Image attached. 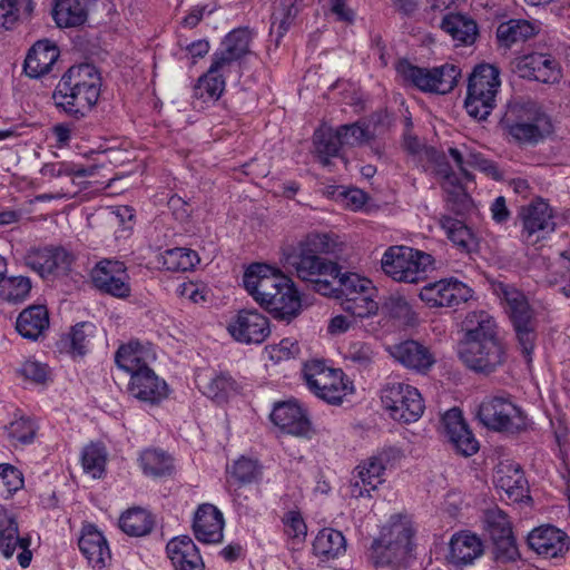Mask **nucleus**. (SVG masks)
<instances>
[{"label":"nucleus","mask_w":570,"mask_h":570,"mask_svg":"<svg viewBox=\"0 0 570 570\" xmlns=\"http://www.w3.org/2000/svg\"><path fill=\"white\" fill-rule=\"evenodd\" d=\"M88 0H56L53 19L60 28L81 26L88 17Z\"/></svg>","instance_id":"obj_35"},{"label":"nucleus","mask_w":570,"mask_h":570,"mask_svg":"<svg viewBox=\"0 0 570 570\" xmlns=\"http://www.w3.org/2000/svg\"><path fill=\"white\" fill-rule=\"evenodd\" d=\"M539 31L540 26L537 22L525 19H510L498 26L497 39L502 46L510 48L514 43L533 38Z\"/></svg>","instance_id":"obj_33"},{"label":"nucleus","mask_w":570,"mask_h":570,"mask_svg":"<svg viewBox=\"0 0 570 570\" xmlns=\"http://www.w3.org/2000/svg\"><path fill=\"white\" fill-rule=\"evenodd\" d=\"M387 352L401 365L420 374L428 373L435 364L430 348L414 340L390 345Z\"/></svg>","instance_id":"obj_20"},{"label":"nucleus","mask_w":570,"mask_h":570,"mask_svg":"<svg viewBox=\"0 0 570 570\" xmlns=\"http://www.w3.org/2000/svg\"><path fill=\"white\" fill-rule=\"evenodd\" d=\"M37 425L30 419L20 417L12 421L8 426V435L11 440L21 444H29L33 441Z\"/></svg>","instance_id":"obj_60"},{"label":"nucleus","mask_w":570,"mask_h":570,"mask_svg":"<svg viewBox=\"0 0 570 570\" xmlns=\"http://www.w3.org/2000/svg\"><path fill=\"white\" fill-rule=\"evenodd\" d=\"M48 327L49 315L42 305H32L24 308L16 322L18 333L31 341H37Z\"/></svg>","instance_id":"obj_32"},{"label":"nucleus","mask_w":570,"mask_h":570,"mask_svg":"<svg viewBox=\"0 0 570 570\" xmlns=\"http://www.w3.org/2000/svg\"><path fill=\"white\" fill-rule=\"evenodd\" d=\"M236 389V383L227 373L213 376L203 385V392L218 402L226 400Z\"/></svg>","instance_id":"obj_52"},{"label":"nucleus","mask_w":570,"mask_h":570,"mask_svg":"<svg viewBox=\"0 0 570 570\" xmlns=\"http://www.w3.org/2000/svg\"><path fill=\"white\" fill-rule=\"evenodd\" d=\"M472 297V289L453 279H441L425 285L420 298L430 307H453Z\"/></svg>","instance_id":"obj_18"},{"label":"nucleus","mask_w":570,"mask_h":570,"mask_svg":"<svg viewBox=\"0 0 570 570\" xmlns=\"http://www.w3.org/2000/svg\"><path fill=\"white\" fill-rule=\"evenodd\" d=\"M91 279L94 285L105 294L117 298H126L130 295L129 275L120 261H100L91 271Z\"/></svg>","instance_id":"obj_16"},{"label":"nucleus","mask_w":570,"mask_h":570,"mask_svg":"<svg viewBox=\"0 0 570 570\" xmlns=\"http://www.w3.org/2000/svg\"><path fill=\"white\" fill-rule=\"evenodd\" d=\"M519 217L522 222L521 237L525 244H537L556 228L553 210L543 199H535L523 206Z\"/></svg>","instance_id":"obj_14"},{"label":"nucleus","mask_w":570,"mask_h":570,"mask_svg":"<svg viewBox=\"0 0 570 570\" xmlns=\"http://www.w3.org/2000/svg\"><path fill=\"white\" fill-rule=\"evenodd\" d=\"M30 539L19 535L18 523L12 514L6 510H0V552L6 558H11L17 548L21 551L17 559L22 568L29 567L32 552L29 549Z\"/></svg>","instance_id":"obj_19"},{"label":"nucleus","mask_w":570,"mask_h":570,"mask_svg":"<svg viewBox=\"0 0 570 570\" xmlns=\"http://www.w3.org/2000/svg\"><path fill=\"white\" fill-rule=\"evenodd\" d=\"M94 331L95 326L88 322L78 323L71 328V332L66 340L73 354L80 356L86 354L90 338L94 335Z\"/></svg>","instance_id":"obj_54"},{"label":"nucleus","mask_w":570,"mask_h":570,"mask_svg":"<svg viewBox=\"0 0 570 570\" xmlns=\"http://www.w3.org/2000/svg\"><path fill=\"white\" fill-rule=\"evenodd\" d=\"M403 147L411 156L414 157L415 160H417V163H422L424 160L435 163L439 168L445 164L443 161L444 157L440 155L435 148L428 147L422 144L417 137L409 132L404 135Z\"/></svg>","instance_id":"obj_48"},{"label":"nucleus","mask_w":570,"mask_h":570,"mask_svg":"<svg viewBox=\"0 0 570 570\" xmlns=\"http://www.w3.org/2000/svg\"><path fill=\"white\" fill-rule=\"evenodd\" d=\"M412 537L413 529L410 522H392L372 544L374 564L397 566L404 562L412 551Z\"/></svg>","instance_id":"obj_8"},{"label":"nucleus","mask_w":570,"mask_h":570,"mask_svg":"<svg viewBox=\"0 0 570 570\" xmlns=\"http://www.w3.org/2000/svg\"><path fill=\"white\" fill-rule=\"evenodd\" d=\"M442 426L445 436L458 453L464 456H471L478 452L479 442L468 429L459 409L453 407L443 415Z\"/></svg>","instance_id":"obj_21"},{"label":"nucleus","mask_w":570,"mask_h":570,"mask_svg":"<svg viewBox=\"0 0 570 570\" xmlns=\"http://www.w3.org/2000/svg\"><path fill=\"white\" fill-rule=\"evenodd\" d=\"M252 32L247 28H237L230 31L223 40L220 48L228 55L242 59L249 52Z\"/></svg>","instance_id":"obj_49"},{"label":"nucleus","mask_w":570,"mask_h":570,"mask_svg":"<svg viewBox=\"0 0 570 570\" xmlns=\"http://www.w3.org/2000/svg\"><path fill=\"white\" fill-rule=\"evenodd\" d=\"M58 58L59 50L55 45L39 40L29 49L23 70L30 78H40L50 72Z\"/></svg>","instance_id":"obj_27"},{"label":"nucleus","mask_w":570,"mask_h":570,"mask_svg":"<svg viewBox=\"0 0 570 570\" xmlns=\"http://www.w3.org/2000/svg\"><path fill=\"white\" fill-rule=\"evenodd\" d=\"M513 65V70L527 80L556 85L562 78V68L557 58L550 53L530 52L515 58Z\"/></svg>","instance_id":"obj_15"},{"label":"nucleus","mask_w":570,"mask_h":570,"mask_svg":"<svg viewBox=\"0 0 570 570\" xmlns=\"http://www.w3.org/2000/svg\"><path fill=\"white\" fill-rule=\"evenodd\" d=\"M116 364L124 371L136 375L142 370H150L147 364V352L139 343L121 345L115 355Z\"/></svg>","instance_id":"obj_38"},{"label":"nucleus","mask_w":570,"mask_h":570,"mask_svg":"<svg viewBox=\"0 0 570 570\" xmlns=\"http://www.w3.org/2000/svg\"><path fill=\"white\" fill-rule=\"evenodd\" d=\"M494 292L504 303L515 331L518 343L522 353L529 357L534 348L537 338V321L527 296L517 287L505 283H498Z\"/></svg>","instance_id":"obj_5"},{"label":"nucleus","mask_w":570,"mask_h":570,"mask_svg":"<svg viewBox=\"0 0 570 570\" xmlns=\"http://www.w3.org/2000/svg\"><path fill=\"white\" fill-rule=\"evenodd\" d=\"M483 553L481 540L474 534L460 533L453 535L450 542L448 561L455 570L472 564Z\"/></svg>","instance_id":"obj_29"},{"label":"nucleus","mask_w":570,"mask_h":570,"mask_svg":"<svg viewBox=\"0 0 570 570\" xmlns=\"http://www.w3.org/2000/svg\"><path fill=\"white\" fill-rule=\"evenodd\" d=\"M438 171L443 176L442 188L446 194L449 208L458 215H464L472 207L470 195L465 191L456 175L450 170L446 164H443Z\"/></svg>","instance_id":"obj_31"},{"label":"nucleus","mask_w":570,"mask_h":570,"mask_svg":"<svg viewBox=\"0 0 570 570\" xmlns=\"http://www.w3.org/2000/svg\"><path fill=\"white\" fill-rule=\"evenodd\" d=\"M341 306L354 318H366L377 314L379 304L373 296L376 292L372 281L356 273L340 277Z\"/></svg>","instance_id":"obj_10"},{"label":"nucleus","mask_w":570,"mask_h":570,"mask_svg":"<svg viewBox=\"0 0 570 570\" xmlns=\"http://www.w3.org/2000/svg\"><path fill=\"white\" fill-rule=\"evenodd\" d=\"M376 356L377 352L372 344L362 341L350 343L345 353V360L360 371L370 370L374 365Z\"/></svg>","instance_id":"obj_46"},{"label":"nucleus","mask_w":570,"mask_h":570,"mask_svg":"<svg viewBox=\"0 0 570 570\" xmlns=\"http://www.w3.org/2000/svg\"><path fill=\"white\" fill-rule=\"evenodd\" d=\"M337 131L343 146L362 145L372 138V134L367 127H364L360 122L342 125L337 128Z\"/></svg>","instance_id":"obj_59"},{"label":"nucleus","mask_w":570,"mask_h":570,"mask_svg":"<svg viewBox=\"0 0 570 570\" xmlns=\"http://www.w3.org/2000/svg\"><path fill=\"white\" fill-rule=\"evenodd\" d=\"M462 362L472 371L490 374L505 362L507 351L501 340L462 341L459 346Z\"/></svg>","instance_id":"obj_13"},{"label":"nucleus","mask_w":570,"mask_h":570,"mask_svg":"<svg viewBox=\"0 0 570 570\" xmlns=\"http://www.w3.org/2000/svg\"><path fill=\"white\" fill-rule=\"evenodd\" d=\"M31 281L26 276L4 277L0 283V296L9 303L23 302L30 294Z\"/></svg>","instance_id":"obj_45"},{"label":"nucleus","mask_w":570,"mask_h":570,"mask_svg":"<svg viewBox=\"0 0 570 570\" xmlns=\"http://www.w3.org/2000/svg\"><path fill=\"white\" fill-rule=\"evenodd\" d=\"M440 225L449 239L462 252L472 253L478 247V242L471 229L461 220L450 216H443Z\"/></svg>","instance_id":"obj_36"},{"label":"nucleus","mask_w":570,"mask_h":570,"mask_svg":"<svg viewBox=\"0 0 570 570\" xmlns=\"http://www.w3.org/2000/svg\"><path fill=\"white\" fill-rule=\"evenodd\" d=\"M271 420L282 431L296 436L307 435L311 429L309 420L303 409L292 401L275 405Z\"/></svg>","instance_id":"obj_25"},{"label":"nucleus","mask_w":570,"mask_h":570,"mask_svg":"<svg viewBox=\"0 0 570 570\" xmlns=\"http://www.w3.org/2000/svg\"><path fill=\"white\" fill-rule=\"evenodd\" d=\"M81 463L83 471L92 478H100L105 471L106 454L101 446L90 444L82 451Z\"/></svg>","instance_id":"obj_53"},{"label":"nucleus","mask_w":570,"mask_h":570,"mask_svg":"<svg viewBox=\"0 0 570 570\" xmlns=\"http://www.w3.org/2000/svg\"><path fill=\"white\" fill-rule=\"evenodd\" d=\"M166 552L175 570H204V562L194 541L188 535L171 539Z\"/></svg>","instance_id":"obj_26"},{"label":"nucleus","mask_w":570,"mask_h":570,"mask_svg":"<svg viewBox=\"0 0 570 570\" xmlns=\"http://www.w3.org/2000/svg\"><path fill=\"white\" fill-rule=\"evenodd\" d=\"M385 463L382 456H372L355 468L363 484H370V489H376L383 482Z\"/></svg>","instance_id":"obj_51"},{"label":"nucleus","mask_w":570,"mask_h":570,"mask_svg":"<svg viewBox=\"0 0 570 570\" xmlns=\"http://www.w3.org/2000/svg\"><path fill=\"white\" fill-rule=\"evenodd\" d=\"M78 547L94 569L105 568L111 559V552L105 535L94 524H83L78 539Z\"/></svg>","instance_id":"obj_23"},{"label":"nucleus","mask_w":570,"mask_h":570,"mask_svg":"<svg viewBox=\"0 0 570 570\" xmlns=\"http://www.w3.org/2000/svg\"><path fill=\"white\" fill-rule=\"evenodd\" d=\"M32 10V0H1L0 31L13 29L19 20L29 17Z\"/></svg>","instance_id":"obj_44"},{"label":"nucleus","mask_w":570,"mask_h":570,"mask_svg":"<svg viewBox=\"0 0 570 570\" xmlns=\"http://www.w3.org/2000/svg\"><path fill=\"white\" fill-rule=\"evenodd\" d=\"M501 86L500 70L489 63L476 66L469 77L468 88L498 94Z\"/></svg>","instance_id":"obj_43"},{"label":"nucleus","mask_w":570,"mask_h":570,"mask_svg":"<svg viewBox=\"0 0 570 570\" xmlns=\"http://www.w3.org/2000/svg\"><path fill=\"white\" fill-rule=\"evenodd\" d=\"M395 70L403 81L421 91L439 95L452 91L461 75L460 69L454 65L445 63L429 69L414 66L406 59L399 60Z\"/></svg>","instance_id":"obj_6"},{"label":"nucleus","mask_w":570,"mask_h":570,"mask_svg":"<svg viewBox=\"0 0 570 570\" xmlns=\"http://www.w3.org/2000/svg\"><path fill=\"white\" fill-rule=\"evenodd\" d=\"M314 553L325 559H334L346 550V541L342 532L332 528L322 529L313 542Z\"/></svg>","instance_id":"obj_37"},{"label":"nucleus","mask_w":570,"mask_h":570,"mask_svg":"<svg viewBox=\"0 0 570 570\" xmlns=\"http://www.w3.org/2000/svg\"><path fill=\"white\" fill-rule=\"evenodd\" d=\"M243 282L255 302L274 318L289 322L301 313L299 294L293 281L279 271L253 264L246 269Z\"/></svg>","instance_id":"obj_2"},{"label":"nucleus","mask_w":570,"mask_h":570,"mask_svg":"<svg viewBox=\"0 0 570 570\" xmlns=\"http://www.w3.org/2000/svg\"><path fill=\"white\" fill-rule=\"evenodd\" d=\"M338 247L335 236L312 233L286 254L285 263L299 279L312 283L322 295H328L333 291L331 279H340L342 274L337 264L324 255L335 254Z\"/></svg>","instance_id":"obj_1"},{"label":"nucleus","mask_w":570,"mask_h":570,"mask_svg":"<svg viewBox=\"0 0 570 570\" xmlns=\"http://www.w3.org/2000/svg\"><path fill=\"white\" fill-rule=\"evenodd\" d=\"M119 527L128 535L142 537L151 531L154 519L146 510L134 508L120 517Z\"/></svg>","instance_id":"obj_42"},{"label":"nucleus","mask_w":570,"mask_h":570,"mask_svg":"<svg viewBox=\"0 0 570 570\" xmlns=\"http://www.w3.org/2000/svg\"><path fill=\"white\" fill-rule=\"evenodd\" d=\"M41 175L43 177L55 178L60 176H71L76 175L78 177H87L94 175L95 169L92 167L90 168H83L78 167L76 168L71 164L68 163H52V164H46L41 168Z\"/></svg>","instance_id":"obj_61"},{"label":"nucleus","mask_w":570,"mask_h":570,"mask_svg":"<svg viewBox=\"0 0 570 570\" xmlns=\"http://www.w3.org/2000/svg\"><path fill=\"white\" fill-rule=\"evenodd\" d=\"M197 90L205 91L209 98L218 99L225 89V79L222 73H212L208 69L207 73L199 78L196 86ZM203 96V92H200Z\"/></svg>","instance_id":"obj_63"},{"label":"nucleus","mask_w":570,"mask_h":570,"mask_svg":"<svg viewBox=\"0 0 570 570\" xmlns=\"http://www.w3.org/2000/svg\"><path fill=\"white\" fill-rule=\"evenodd\" d=\"M382 309L390 317L399 320L404 324L413 320L414 313L409 302L399 294H391L385 298Z\"/></svg>","instance_id":"obj_56"},{"label":"nucleus","mask_w":570,"mask_h":570,"mask_svg":"<svg viewBox=\"0 0 570 570\" xmlns=\"http://www.w3.org/2000/svg\"><path fill=\"white\" fill-rule=\"evenodd\" d=\"M493 540V556L500 563L514 562L520 558L519 549L511 533L497 535Z\"/></svg>","instance_id":"obj_55"},{"label":"nucleus","mask_w":570,"mask_h":570,"mask_svg":"<svg viewBox=\"0 0 570 570\" xmlns=\"http://www.w3.org/2000/svg\"><path fill=\"white\" fill-rule=\"evenodd\" d=\"M261 469L256 461L240 458L237 460L230 470V479L239 484H247L258 480Z\"/></svg>","instance_id":"obj_57"},{"label":"nucleus","mask_w":570,"mask_h":570,"mask_svg":"<svg viewBox=\"0 0 570 570\" xmlns=\"http://www.w3.org/2000/svg\"><path fill=\"white\" fill-rule=\"evenodd\" d=\"M462 326L464 331L463 341L482 342L485 340H499L495 322L484 311L468 313Z\"/></svg>","instance_id":"obj_34"},{"label":"nucleus","mask_w":570,"mask_h":570,"mask_svg":"<svg viewBox=\"0 0 570 570\" xmlns=\"http://www.w3.org/2000/svg\"><path fill=\"white\" fill-rule=\"evenodd\" d=\"M484 521L488 525L491 538L512 532L508 515L499 508L487 510Z\"/></svg>","instance_id":"obj_62"},{"label":"nucleus","mask_w":570,"mask_h":570,"mask_svg":"<svg viewBox=\"0 0 570 570\" xmlns=\"http://www.w3.org/2000/svg\"><path fill=\"white\" fill-rule=\"evenodd\" d=\"M314 145L318 161L327 167L331 165V158L337 157L343 146L337 129L322 127L314 134Z\"/></svg>","instance_id":"obj_39"},{"label":"nucleus","mask_w":570,"mask_h":570,"mask_svg":"<svg viewBox=\"0 0 570 570\" xmlns=\"http://www.w3.org/2000/svg\"><path fill=\"white\" fill-rule=\"evenodd\" d=\"M494 483L514 501H520L528 493V481L521 466L515 463H500L495 470Z\"/></svg>","instance_id":"obj_30"},{"label":"nucleus","mask_w":570,"mask_h":570,"mask_svg":"<svg viewBox=\"0 0 570 570\" xmlns=\"http://www.w3.org/2000/svg\"><path fill=\"white\" fill-rule=\"evenodd\" d=\"M129 392L142 402L156 404L167 396V384L150 370H142L130 377Z\"/></svg>","instance_id":"obj_28"},{"label":"nucleus","mask_w":570,"mask_h":570,"mask_svg":"<svg viewBox=\"0 0 570 570\" xmlns=\"http://www.w3.org/2000/svg\"><path fill=\"white\" fill-rule=\"evenodd\" d=\"M198 263V254L189 248L175 247L167 249L164 254V265L169 271L187 272Z\"/></svg>","instance_id":"obj_47"},{"label":"nucleus","mask_w":570,"mask_h":570,"mask_svg":"<svg viewBox=\"0 0 570 570\" xmlns=\"http://www.w3.org/2000/svg\"><path fill=\"white\" fill-rule=\"evenodd\" d=\"M286 534L295 540L304 541L307 535V527L298 511H288L283 518Z\"/></svg>","instance_id":"obj_64"},{"label":"nucleus","mask_w":570,"mask_h":570,"mask_svg":"<svg viewBox=\"0 0 570 570\" xmlns=\"http://www.w3.org/2000/svg\"><path fill=\"white\" fill-rule=\"evenodd\" d=\"M18 372L26 381L33 384H46L51 375L48 365L37 360L24 361Z\"/></svg>","instance_id":"obj_58"},{"label":"nucleus","mask_w":570,"mask_h":570,"mask_svg":"<svg viewBox=\"0 0 570 570\" xmlns=\"http://www.w3.org/2000/svg\"><path fill=\"white\" fill-rule=\"evenodd\" d=\"M303 376L308 389L321 400L337 405L347 394L342 370L332 368L322 361H311L304 365Z\"/></svg>","instance_id":"obj_12"},{"label":"nucleus","mask_w":570,"mask_h":570,"mask_svg":"<svg viewBox=\"0 0 570 570\" xmlns=\"http://www.w3.org/2000/svg\"><path fill=\"white\" fill-rule=\"evenodd\" d=\"M381 400L390 416L405 424L417 421L425 409L419 390L401 382L387 383L382 389Z\"/></svg>","instance_id":"obj_11"},{"label":"nucleus","mask_w":570,"mask_h":570,"mask_svg":"<svg viewBox=\"0 0 570 570\" xmlns=\"http://www.w3.org/2000/svg\"><path fill=\"white\" fill-rule=\"evenodd\" d=\"M101 78L95 66L82 63L70 67L53 92L56 106L69 116L86 117L100 96Z\"/></svg>","instance_id":"obj_3"},{"label":"nucleus","mask_w":570,"mask_h":570,"mask_svg":"<svg viewBox=\"0 0 570 570\" xmlns=\"http://www.w3.org/2000/svg\"><path fill=\"white\" fill-rule=\"evenodd\" d=\"M140 465L145 474L161 476L170 472L171 460L161 451L146 450L140 455Z\"/></svg>","instance_id":"obj_50"},{"label":"nucleus","mask_w":570,"mask_h":570,"mask_svg":"<svg viewBox=\"0 0 570 570\" xmlns=\"http://www.w3.org/2000/svg\"><path fill=\"white\" fill-rule=\"evenodd\" d=\"M441 28L454 40L470 45L478 35L476 23L462 14H451L443 18Z\"/></svg>","instance_id":"obj_40"},{"label":"nucleus","mask_w":570,"mask_h":570,"mask_svg":"<svg viewBox=\"0 0 570 570\" xmlns=\"http://www.w3.org/2000/svg\"><path fill=\"white\" fill-rule=\"evenodd\" d=\"M433 257L407 246H392L384 253L381 266L383 272L396 282L417 283L424 278Z\"/></svg>","instance_id":"obj_7"},{"label":"nucleus","mask_w":570,"mask_h":570,"mask_svg":"<svg viewBox=\"0 0 570 570\" xmlns=\"http://www.w3.org/2000/svg\"><path fill=\"white\" fill-rule=\"evenodd\" d=\"M480 422L490 430L518 434L527 430L528 419L522 409L508 396H491L478 411Z\"/></svg>","instance_id":"obj_9"},{"label":"nucleus","mask_w":570,"mask_h":570,"mask_svg":"<svg viewBox=\"0 0 570 570\" xmlns=\"http://www.w3.org/2000/svg\"><path fill=\"white\" fill-rule=\"evenodd\" d=\"M505 124L513 139L530 146L542 142L554 131L551 117L532 100L510 104L505 114Z\"/></svg>","instance_id":"obj_4"},{"label":"nucleus","mask_w":570,"mask_h":570,"mask_svg":"<svg viewBox=\"0 0 570 570\" xmlns=\"http://www.w3.org/2000/svg\"><path fill=\"white\" fill-rule=\"evenodd\" d=\"M530 549L544 558H557L569 550V538L566 532L553 525H541L533 529L527 538Z\"/></svg>","instance_id":"obj_22"},{"label":"nucleus","mask_w":570,"mask_h":570,"mask_svg":"<svg viewBox=\"0 0 570 570\" xmlns=\"http://www.w3.org/2000/svg\"><path fill=\"white\" fill-rule=\"evenodd\" d=\"M227 330L233 338L245 344H261L271 334L268 318L256 309L239 311Z\"/></svg>","instance_id":"obj_17"},{"label":"nucleus","mask_w":570,"mask_h":570,"mask_svg":"<svg viewBox=\"0 0 570 570\" xmlns=\"http://www.w3.org/2000/svg\"><path fill=\"white\" fill-rule=\"evenodd\" d=\"M497 95L468 88L464 107L469 116L478 120H485L497 106Z\"/></svg>","instance_id":"obj_41"},{"label":"nucleus","mask_w":570,"mask_h":570,"mask_svg":"<svg viewBox=\"0 0 570 570\" xmlns=\"http://www.w3.org/2000/svg\"><path fill=\"white\" fill-rule=\"evenodd\" d=\"M224 517L213 504L204 503L195 512L193 531L204 543H218L223 540Z\"/></svg>","instance_id":"obj_24"}]
</instances>
